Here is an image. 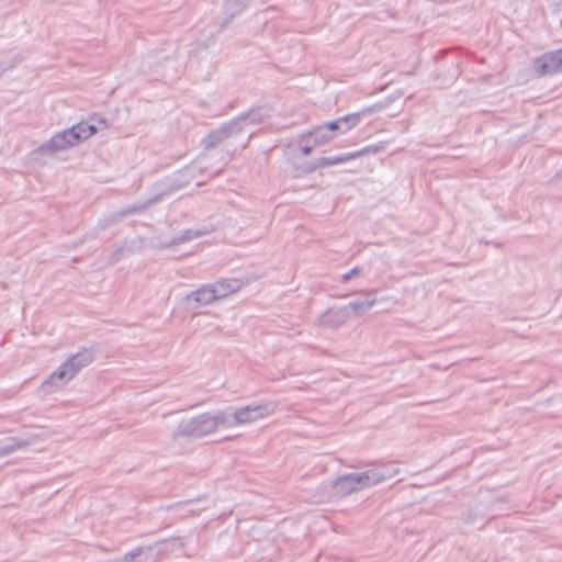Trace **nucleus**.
Listing matches in <instances>:
<instances>
[{
    "mask_svg": "<svg viewBox=\"0 0 562 562\" xmlns=\"http://www.w3.org/2000/svg\"><path fill=\"white\" fill-rule=\"evenodd\" d=\"M214 434L212 414L203 413L188 419H182L172 432L175 440L180 438L200 439Z\"/></svg>",
    "mask_w": 562,
    "mask_h": 562,
    "instance_id": "f257e3e1",
    "label": "nucleus"
},
{
    "mask_svg": "<svg viewBox=\"0 0 562 562\" xmlns=\"http://www.w3.org/2000/svg\"><path fill=\"white\" fill-rule=\"evenodd\" d=\"M240 136L243 135L241 130L238 126V122L232 119L205 135L201 140V145L205 150H211L229 138H238Z\"/></svg>",
    "mask_w": 562,
    "mask_h": 562,
    "instance_id": "f03ea898",
    "label": "nucleus"
},
{
    "mask_svg": "<svg viewBox=\"0 0 562 562\" xmlns=\"http://www.w3.org/2000/svg\"><path fill=\"white\" fill-rule=\"evenodd\" d=\"M533 69L540 77L562 72V47L537 57L533 61Z\"/></svg>",
    "mask_w": 562,
    "mask_h": 562,
    "instance_id": "7ed1b4c3",
    "label": "nucleus"
},
{
    "mask_svg": "<svg viewBox=\"0 0 562 562\" xmlns=\"http://www.w3.org/2000/svg\"><path fill=\"white\" fill-rule=\"evenodd\" d=\"M273 411L269 403L249 404L244 407L236 408L234 412L237 425L248 424L267 417Z\"/></svg>",
    "mask_w": 562,
    "mask_h": 562,
    "instance_id": "20e7f679",
    "label": "nucleus"
},
{
    "mask_svg": "<svg viewBox=\"0 0 562 562\" xmlns=\"http://www.w3.org/2000/svg\"><path fill=\"white\" fill-rule=\"evenodd\" d=\"M270 117V108L266 105L254 106L246 112L238 114L233 117L234 121L238 122V126L241 130V135L247 133L248 126L261 124Z\"/></svg>",
    "mask_w": 562,
    "mask_h": 562,
    "instance_id": "39448f33",
    "label": "nucleus"
},
{
    "mask_svg": "<svg viewBox=\"0 0 562 562\" xmlns=\"http://www.w3.org/2000/svg\"><path fill=\"white\" fill-rule=\"evenodd\" d=\"M184 300L187 302L188 310H196L202 305H209L217 301L216 294H214V290L211 283L203 284L196 290L191 291L189 294H187Z\"/></svg>",
    "mask_w": 562,
    "mask_h": 562,
    "instance_id": "423d86ee",
    "label": "nucleus"
},
{
    "mask_svg": "<svg viewBox=\"0 0 562 562\" xmlns=\"http://www.w3.org/2000/svg\"><path fill=\"white\" fill-rule=\"evenodd\" d=\"M250 2L251 0H224L222 7L224 16L218 22V31L225 30L236 16L249 7Z\"/></svg>",
    "mask_w": 562,
    "mask_h": 562,
    "instance_id": "0eeeda50",
    "label": "nucleus"
},
{
    "mask_svg": "<svg viewBox=\"0 0 562 562\" xmlns=\"http://www.w3.org/2000/svg\"><path fill=\"white\" fill-rule=\"evenodd\" d=\"M350 317L348 307L338 306L329 307L319 316V324L330 329H337L342 326Z\"/></svg>",
    "mask_w": 562,
    "mask_h": 562,
    "instance_id": "6e6552de",
    "label": "nucleus"
},
{
    "mask_svg": "<svg viewBox=\"0 0 562 562\" xmlns=\"http://www.w3.org/2000/svg\"><path fill=\"white\" fill-rule=\"evenodd\" d=\"M72 147V142L68 136L67 128L56 133L53 135L46 143L42 144L36 153L40 154H55L60 150H65L67 148Z\"/></svg>",
    "mask_w": 562,
    "mask_h": 562,
    "instance_id": "1a4fd4ad",
    "label": "nucleus"
},
{
    "mask_svg": "<svg viewBox=\"0 0 562 562\" xmlns=\"http://www.w3.org/2000/svg\"><path fill=\"white\" fill-rule=\"evenodd\" d=\"M389 103H390V100L386 99L385 101H381V102L374 103L370 106H367L359 112L350 113V114L339 117L340 123H347V127H341V133H346L349 130H351L352 127H355L356 125H358L362 116L370 115L372 113L382 111L383 109H385L389 105Z\"/></svg>",
    "mask_w": 562,
    "mask_h": 562,
    "instance_id": "9d476101",
    "label": "nucleus"
},
{
    "mask_svg": "<svg viewBox=\"0 0 562 562\" xmlns=\"http://www.w3.org/2000/svg\"><path fill=\"white\" fill-rule=\"evenodd\" d=\"M95 349L93 347H82L78 352L71 355L66 363L71 373L76 375L81 369L89 366L94 360Z\"/></svg>",
    "mask_w": 562,
    "mask_h": 562,
    "instance_id": "9b49d317",
    "label": "nucleus"
},
{
    "mask_svg": "<svg viewBox=\"0 0 562 562\" xmlns=\"http://www.w3.org/2000/svg\"><path fill=\"white\" fill-rule=\"evenodd\" d=\"M74 376L68 364L64 361L43 383L42 387L45 392H52L54 389L65 385Z\"/></svg>",
    "mask_w": 562,
    "mask_h": 562,
    "instance_id": "f8f14e48",
    "label": "nucleus"
},
{
    "mask_svg": "<svg viewBox=\"0 0 562 562\" xmlns=\"http://www.w3.org/2000/svg\"><path fill=\"white\" fill-rule=\"evenodd\" d=\"M363 299H357L349 302L348 312H353L355 316H361L364 312L369 311L376 302V290H367L361 292Z\"/></svg>",
    "mask_w": 562,
    "mask_h": 562,
    "instance_id": "ddd939ff",
    "label": "nucleus"
},
{
    "mask_svg": "<svg viewBox=\"0 0 562 562\" xmlns=\"http://www.w3.org/2000/svg\"><path fill=\"white\" fill-rule=\"evenodd\" d=\"M211 285L214 294H216V299L221 300L239 291L244 285V281L237 278L221 279L211 283Z\"/></svg>",
    "mask_w": 562,
    "mask_h": 562,
    "instance_id": "4468645a",
    "label": "nucleus"
},
{
    "mask_svg": "<svg viewBox=\"0 0 562 562\" xmlns=\"http://www.w3.org/2000/svg\"><path fill=\"white\" fill-rule=\"evenodd\" d=\"M333 495L336 497H345L357 492L353 481L350 480V473L337 476L331 484Z\"/></svg>",
    "mask_w": 562,
    "mask_h": 562,
    "instance_id": "2eb2a0df",
    "label": "nucleus"
},
{
    "mask_svg": "<svg viewBox=\"0 0 562 562\" xmlns=\"http://www.w3.org/2000/svg\"><path fill=\"white\" fill-rule=\"evenodd\" d=\"M206 233H207V231L188 228V229L183 231L181 234H179L178 236H175L169 241L161 244L160 248L168 249L173 246H178L180 244L192 240L194 238H199V237L205 235Z\"/></svg>",
    "mask_w": 562,
    "mask_h": 562,
    "instance_id": "dca6fc26",
    "label": "nucleus"
},
{
    "mask_svg": "<svg viewBox=\"0 0 562 562\" xmlns=\"http://www.w3.org/2000/svg\"><path fill=\"white\" fill-rule=\"evenodd\" d=\"M32 443L29 438L22 437H10L5 442L0 443V458L9 456L10 453L26 448Z\"/></svg>",
    "mask_w": 562,
    "mask_h": 562,
    "instance_id": "f3484780",
    "label": "nucleus"
},
{
    "mask_svg": "<svg viewBox=\"0 0 562 562\" xmlns=\"http://www.w3.org/2000/svg\"><path fill=\"white\" fill-rule=\"evenodd\" d=\"M317 169H318V167L316 165V161L304 162L301 165L290 162V166L285 169V176L291 179H299L304 176L313 173Z\"/></svg>",
    "mask_w": 562,
    "mask_h": 562,
    "instance_id": "a211bd4d",
    "label": "nucleus"
},
{
    "mask_svg": "<svg viewBox=\"0 0 562 562\" xmlns=\"http://www.w3.org/2000/svg\"><path fill=\"white\" fill-rule=\"evenodd\" d=\"M350 480L353 481L357 492L376 485L375 474L372 469L358 473L352 472L350 473Z\"/></svg>",
    "mask_w": 562,
    "mask_h": 562,
    "instance_id": "6ab92c4d",
    "label": "nucleus"
},
{
    "mask_svg": "<svg viewBox=\"0 0 562 562\" xmlns=\"http://www.w3.org/2000/svg\"><path fill=\"white\" fill-rule=\"evenodd\" d=\"M160 200V195H155L153 196L151 199H148L146 202L144 203H140V204H133V205H128L126 207H123L117 213L114 214L115 216V221L117 220H121L123 217H126V216H130V215H133V214H138V213H142L143 211H145L149 205L158 202Z\"/></svg>",
    "mask_w": 562,
    "mask_h": 562,
    "instance_id": "aec40b11",
    "label": "nucleus"
},
{
    "mask_svg": "<svg viewBox=\"0 0 562 562\" xmlns=\"http://www.w3.org/2000/svg\"><path fill=\"white\" fill-rule=\"evenodd\" d=\"M236 419L234 412L228 411H217L215 414H212V426L214 428V432L218 427L231 428L236 426Z\"/></svg>",
    "mask_w": 562,
    "mask_h": 562,
    "instance_id": "412c9836",
    "label": "nucleus"
},
{
    "mask_svg": "<svg viewBox=\"0 0 562 562\" xmlns=\"http://www.w3.org/2000/svg\"><path fill=\"white\" fill-rule=\"evenodd\" d=\"M372 471H374L376 484H380L397 475L400 469L394 463H385L372 468Z\"/></svg>",
    "mask_w": 562,
    "mask_h": 562,
    "instance_id": "4be33fe9",
    "label": "nucleus"
},
{
    "mask_svg": "<svg viewBox=\"0 0 562 562\" xmlns=\"http://www.w3.org/2000/svg\"><path fill=\"white\" fill-rule=\"evenodd\" d=\"M192 178L193 175L191 168H183L171 178L169 188L171 191L180 190L187 187L191 182Z\"/></svg>",
    "mask_w": 562,
    "mask_h": 562,
    "instance_id": "5701e85b",
    "label": "nucleus"
},
{
    "mask_svg": "<svg viewBox=\"0 0 562 562\" xmlns=\"http://www.w3.org/2000/svg\"><path fill=\"white\" fill-rule=\"evenodd\" d=\"M352 159H355V155H351V151H350V153H345V154L337 155V156L319 157L315 161L319 169V168L335 166L338 164H344V162H347Z\"/></svg>",
    "mask_w": 562,
    "mask_h": 562,
    "instance_id": "b1692460",
    "label": "nucleus"
},
{
    "mask_svg": "<svg viewBox=\"0 0 562 562\" xmlns=\"http://www.w3.org/2000/svg\"><path fill=\"white\" fill-rule=\"evenodd\" d=\"M151 551V547H137L126 552L122 558L117 559L116 562H145L148 554Z\"/></svg>",
    "mask_w": 562,
    "mask_h": 562,
    "instance_id": "393cba45",
    "label": "nucleus"
},
{
    "mask_svg": "<svg viewBox=\"0 0 562 562\" xmlns=\"http://www.w3.org/2000/svg\"><path fill=\"white\" fill-rule=\"evenodd\" d=\"M308 138L312 140L313 146H321L328 143L334 135L329 134L326 128L322 127V125L315 127L312 132L307 134Z\"/></svg>",
    "mask_w": 562,
    "mask_h": 562,
    "instance_id": "a878e982",
    "label": "nucleus"
},
{
    "mask_svg": "<svg viewBox=\"0 0 562 562\" xmlns=\"http://www.w3.org/2000/svg\"><path fill=\"white\" fill-rule=\"evenodd\" d=\"M72 127L77 133H79V136L82 137L83 142L97 133V126L87 122V120L80 121L79 123L72 125Z\"/></svg>",
    "mask_w": 562,
    "mask_h": 562,
    "instance_id": "bb28decb",
    "label": "nucleus"
},
{
    "mask_svg": "<svg viewBox=\"0 0 562 562\" xmlns=\"http://www.w3.org/2000/svg\"><path fill=\"white\" fill-rule=\"evenodd\" d=\"M133 251V241H126L122 247L116 248L111 256V262L115 263L120 261L125 254H131Z\"/></svg>",
    "mask_w": 562,
    "mask_h": 562,
    "instance_id": "cd10ccee",
    "label": "nucleus"
},
{
    "mask_svg": "<svg viewBox=\"0 0 562 562\" xmlns=\"http://www.w3.org/2000/svg\"><path fill=\"white\" fill-rule=\"evenodd\" d=\"M384 149V144L380 143L378 145H368L357 151H351V155H355V159L368 154H378Z\"/></svg>",
    "mask_w": 562,
    "mask_h": 562,
    "instance_id": "c85d7f7f",
    "label": "nucleus"
},
{
    "mask_svg": "<svg viewBox=\"0 0 562 562\" xmlns=\"http://www.w3.org/2000/svg\"><path fill=\"white\" fill-rule=\"evenodd\" d=\"M87 122H89L91 124H94L97 126V132L99 130H103V128L108 127L106 119H104L103 116H101V115H99L97 113H93V114L89 115L88 119H87Z\"/></svg>",
    "mask_w": 562,
    "mask_h": 562,
    "instance_id": "c756f323",
    "label": "nucleus"
},
{
    "mask_svg": "<svg viewBox=\"0 0 562 562\" xmlns=\"http://www.w3.org/2000/svg\"><path fill=\"white\" fill-rule=\"evenodd\" d=\"M20 61L19 57L15 56L10 59L0 60V77L9 69H12Z\"/></svg>",
    "mask_w": 562,
    "mask_h": 562,
    "instance_id": "7c9ffc66",
    "label": "nucleus"
},
{
    "mask_svg": "<svg viewBox=\"0 0 562 562\" xmlns=\"http://www.w3.org/2000/svg\"><path fill=\"white\" fill-rule=\"evenodd\" d=\"M338 123H340V119L339 117L334 120V121H330V122L322 124V127H324V130L326 128V131L329 134H333L335 132L340 133V128L338 126Z\"/></svg>",
    "mask_w": 562,
    "mask_h": 562,
    "instance_id": "2f4dec72",
    "label": "nucleus"
},
{
    "mask_svg": "<svg viewBox=\"0 0 562 562\" xmlns=\"http://www.w3.org/2000/svg\"><path fill=\"white\" fill-rule=\"evenodd\" d=\"M361 271H362V269L360 267H353L347 273L341 276V282L342 283L349 282L353 277L359 276L361 273Z\"/></svg>",
    "mask_w": 562,
    "mask_h": 562,
    "instance_id": "473e14b6",
    "label": "nucleus"
},
{
    "mask_svg": "<svg viewBox=\"0 0 562 562\" xmlns=\"http://www.w3.org/2000/svg\"><path fill=\"white\" fill-rule=\"evenodd\" d=\"M67 131H68V136H69L70 140L72 142V147L77 146L83 142L82 137L79 136V133H77L72 126L68 127Z\"/></svg>",
    "mask_w": 562,
    "mask_h": 562,
    "instance_id": "72a5a7b5",
    "label": "nucleus"
},
{
    "mask_svg": "<svg viewBox=\"0 0 562 562\" xmlns=\"http://www.w3.org/2000/svg\"><path fill=\"white\" fill-rule=\"evenodd\" d=\"M252 136H254V133H248V134H247V136H246V137L244 138V140L240 143V146H239V149H240V150L245 149V148L248 146V144H249V142H250V139H251V137H252Z\"/></svg>",
    "mask_w": 562,
    "mask_h": 562,
    "instance_id": "f704fd0d",
    "label": "nucleus"
},
{
    "mask_svg": "<svg viewBox=\"0 0 562 562\" xmlns=\"http://www.w3.org/2000/svg\"><path fill=\"white\" fill-rule=\"evenodd\" d=\"M313 147H314L313 145H304V146H302L301 147L302 155H304V156L311 155L312 151H313Z\"/></svg>",
    "mask_w": 562,
    "mask_h": 562,
    "instance_id": "c9c22d12",
    "label": "nucleus"
},
{
    "mask_svg": "<svg viewBox=\"0 0 562 562\" xmlns=\"http://www.w3.org/2000/svg\"><path fill=\"white\" fill-rule=\"evenodd\" d=\"M338 126L341 130V127H347V123H338Z\"/></svg>",
    "mask_w": 562,
    "mask_h": 562,
    "instance_id": "e433bc0d",
    "label": "nucleus"
}]
</instances>
